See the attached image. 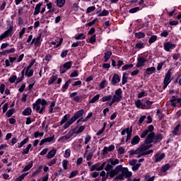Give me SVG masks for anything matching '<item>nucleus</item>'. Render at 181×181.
<instances>
[{
  "label": "nucleus",
  "mask_w": 181,
  "mask_h": 181,
  "mask_svg": "<svg viewBox=\"0 0 181 181\" xmlns=\"http://www.w3.org/2000/svg\"><path fill=\"white\" fill-rule=\"evenodd\" d=\"M153 129H155V127L153 125L151 124L146 129L142 131L140 134V137L141 139L146 138L144 141L148 148H151L152 144H153V142H160V141L163 139V136H162L161 134L155 135Z\"/></svg>",
  "instance_id": "obj_1"
},
{
  "label": "nucleus",
  "mask_w": 181,
  "mask_h": 181,
  "mask_svg": "<svg viewBox=\"0 0 181 181\" xmlns=\"http://www.w3.org/2000/svg\"><path fill=\"white\" fill-rule=\"evenodd\" d=\"M110 177L117 176L116 179L119 180H124L125 177H131L132 172L129 171L127 168H122V165H117L114 170L110 173Z\"/></svg>",
  "instance_id": "obj_2"
},
{
  "label": "nucleus",
  "mask_w": 181,
  "mask_h": 181,
  "mask_svg": "<svg viewBox=\"0 0 181 181\" xmlns=\"http://www.w3.org/2000/svg\"><path fill=\"white\" fill-rule=\"evenodd\" d=\"M148 149H149V146H148V144L144 141L140 147L136 150L133 149L129 151V153L131 156H136V158H141V156H144V155H149V153H152V152H153V150L148 151Z\"/></svg>",
  "instance_id": "obj_3"
},
{
  "label": "nucleus",
  "mask_w": 181,
  "mask_h": 181,
  "mask_svg": "<svg viewBox=\"0 0 181 181\" xmlns=\"http://www.w3.org/2000/svg\"><path fill=\"white\" fill-rule=\"evenodd\" d=\"M45 105H47V101L45 99H40L36 100V103L33 104V110H36L39 114H43L45 112V110H46V107Z\"/></svg>",
  "instance_id": "obj_4"
},
{
  "label": "nucleus",
  "mask_w": 181,
  "mask_h": 181,
  "mask_svg": "<svg viewBox=\"0 0 181 181\" xmlns=\"http://www.w3.org/2000/svg\"><path fill=\"white\" fill-rule=\"evenodd\" d=\"M74 135V129H71L68 131V132L62 136L59 139L58 142H61L62 144H66V142H70L73 139V136Z\"/></svg>",
  "instance_id": "obj_5"
},
{
  "label": "nucleus",
  "mask_w": 181,
  "mask_h": 181,
  "mask_svg": "<svg viewBox=\"0 0 181 181\" xmlns=\"http://www.w3.org/2000/svg\"><path fill=\"white\" fill-rule=\"evenodd\" d=\"M122 99V90L119 88L115 90V95L112 96V100L109 103L110 107L112 105V104H115V103H119Z\"/></svg>",
  "instance_id": "obj_6"
},
{
  "label": "nucleus",
  "mask_w": 181,
  "mask_h": 181,
  "mask_svg": "<svg viewBox=\"0 0 181 181\" xmlns=\"http://www.w3.org/2000/svg\"><path fill=\"white\" fill-rule=\"evenodd\" d=\"M42 42H43V38H42V34H40L37 37L33 38L31 45H34L35 47H39Z\"/></svg>",
  "instance_id": "obj_7"
},
{
  "label": "nucleus",
  "mask_w": 181,
  "mask_h": 181,
  "mask_svg": "<svg viewBox=\"0 0 181 181\" xmlns=\"http://www.w3.org/2000/svg\"><path fill=\"white\" fill-rule=\"evenodd\" d=\"M125 134H127V135L126 142H128V141L131 139V136H132V127H131L130 128L127 127L126 129H124L121 132V135H125Z\"/></svg>",
  "instance_id": "obj_8"
},
{
  "label": "nucleus",
  "mask_w": 181,
  "mask_h": 181,
  "mask_svg": "<svg viewBox=\"0 0 181 181\" xmlns=\"http://www.w3.org/2000/svg\"><path fill=\"white\" fill-rule=\"evenodd\" d=\"M172 77V72L168 71L165 76L164 81H163V88H166L169 84H170V78Z\"/></svg>",
  "instance_id": "obj_9"
},
{
  "label": "nucleus",
  "mask_w": 181,
  "mask_h": 181,
  "mask_svg": "<svg viewBox=\"0 0 181 181\" xmlns=\"http://www.w3.org/2000/svg\"><path fill=\"white\" fill-rule=\"evenodd\" d=\"M12 32H13V27L10 26L9 29L0 35V40H4V39H5V37H8V36H12Z\"/></svg>",
  "instance_id": "obj_10"
},
{
  "label": "nucleus",
  "mask_w": 181,
  "mask_h": 181,
  "mask_svg": "<svg viewBox=\"0 0 181 181\" xmlns=\"http://www.w3.org/2000/svg\"><path fill=\"white\" fill-rule=\"evenodd\" d=\"M71 66H73V62H68L65 63L62 67L60 69V73L61 74H64L66 71H67L69 69H71Z\"/></svg>",
  "instance_id": "obj_11"
},
{
  "label": "nucleus",
  "mask_w": 181,
  "mask_h": 181,
  "mask_svg": "<svg viewBox=\"0 0 181 181\" xmlns=\"http://www.w3.org/2000/svg\"><path fill=\"white\" fill-rule=\"evenodd\" d=\"M148 62V59L145 57H140L137 59V63L136 67H144L145 66V62Z\"/></svg>",
  "instance_id": "obj_12"
},
{
  "label": "nucleus",
  "mask_w": 181,
  "mask_h": 181,
  "mask_svg": "<svg viewBox=\"0 0 181 181\" xmlns=\"http://www.w3.org/2000/svg\"><path fill=\"white\" fill-rule=\"evenodd\" d=\"M105 166V162L103 163L101 165L100 164H95L90 168V172H94V170H103L104 169V167Z\"/></svg>",
  "instance_id": "obj_13"
},
{
  "label": "nucleus",
  "mask_w": 181,
  "mask_h": 181,
  "mask_svg": "<svg viewBox=\"0 0 181 181\" xmlns=\"http://www.w3.org/2000/svg\"><path fill=\"white\" fill-rule=\"evenodd\" d=\"M84 115V110L81 109L76 112L74 115L71 117L74 122L78 119V118H81Z\"/></svg>",
  "instance_id": "obj_14"
},
{
  "label": "nucleus",
  "mask_w": 181,
  "mask_h": 181,
  "mask_svg": "<svg viewBox=\"0 0 181 181\" xmlns=\"http://www.w3.org/2000/svg\"><path fill=\"white\" fill-rule=\"evenodd\" d=\"M172 107H177V104H179L180 107H181V98H176L175 96L170 100Z\"/></svg>",
  "instance_id": "obj_15"
},
{
  "label": "nucleus",
  "mask_w": 181,
  "mask_h": 181,
  "mask_svg": "<svg viewBox=\"0 0 181 181\" xmlns=\"http://www.w3.org/2000/svg\"><path fill=\"white\" fill-rule=\"evenodd\" d=\"M119 81H121V78H119L118 74H115L111 80V84H112V86H115V84H118Z\"/></svg>",
  "instance_id": "obj_16"
},
{
  "label": "nucleus",
  "mask_w": 181,
  "mask_h": 181,
  "mask_svg": "<svg viewBox=\"0 0 181 181\" xmlns=\"http://www.w3.org/2000/svg\"><path fill=\"white\" fill-rule=\"evenodd\" d=\"M176 45L175 44H172L170 42H165L164 44V49L166 52H170L173 49H175Z\"/></svg>",
  "instance_id": "obj_17"
},
{
  "label": "nucleus",
  "mask_w": 181,
  "mask_h": 181,
  "mask_svg": "<svg viewBox=\"0 0 181 181\" xmlns=\"http://www.w3.org/2000/svg\"><path fill=\"white\" fill-rule=\"evenodd\" d=\"M95 152V148L92 147V148L87 153L86 156V160H91L93 156H94V153Z\"/></svg>",
  "instance_id": "obj_18"
},
{
  "label": "nucleus",
  "mask_w": 181,
  "mask_h": 181,
  "mask_svg": "<svg viewBox=\"0 0 181 181\" xmlns=\"http://www.w3.org/2000/svg\"><path fill=\"white\" fill-rule=\"evenodd\" d=\"M25 74V76H27V77H32V76H33V70L32 69V64L28 66Z\"/></svg>",
  "instance_id": "obj_19"
},
{
  "label": "nucleus",
  "mask_w": 181,
  "mask_h": 181,
  "mask_svg": "<svg viewBox=\"0 0 181 181\" xmlns=\"http://www.w3.org/2000/svg\"><path fill=\"white\" fill-rule=\"evenodd\" d=\"M153 104V102L149 101V100H146V103H144V105H142V110H149L152 105Z\"/></svg>",
  "instance_id": "obj_20"
},
{
  "label": "nucleus",
  "mask_w": 181,
  "mask_h": 181,
  "mask_svg": "<svg viewBox=\"0 0 181 181\" xmlns=\"http://www.w3.org/2000/svg\"><path fill=\"white\" fill-rule=\"evenodd\" d=\"M90 117H93V113L92 112L88 113V115L86 116V118L82 117V118L78 119L77 124H80V122H86L88 121V119H90Z\"/></svg>",
  "instance_id": "obj_21"
},
{
  "label": "nucleus",
  "mask_w": 181,
  "mask_h": 181,
  "mask_svg": "<svg viewBox=\"0 0 181 181\" xmlns=\"http://www.w3.org/2000/svg\"><path fill=\"white\" fill-rule=\"evenodd\" d=\"M165 158V153H157L155 156V162H160Z\"/></svg>",
  "instance_id": "obj_22"
},
{
  "label": "nucleus",
  "mask_w": 181,
  "mask_h": 181,
  "mask_svg": "<svg viewBox=\"0 0 181 181\" xmlns=\"http://www.w3.org/2000/svg\"><path fill=\"white\" fill-rule=\"evenodd\" d=\"M127 152V148L123 146H119L117 148V153L119 155H124Z\"/></svg>",
  "instance_id": "obj_23"
},
{
  "label": "nucleus",
  "mask_w": 181,
  "mask_h": 181,
  "mask_svg": "<svg viewBox=\"0 0 181 181\" xmlns=\"http://www.w3.org/2000/svg\"><path fill=\"white\" fill-rule=\"evenodd\" d=\"M169 169H170V165L169 163H167V164H165V165H163V166L161 167L160 170H161V172H162L163 173H166V172H168V170H169Z\"/></svg>",
  "instance_id": "obj_24"
},
{
  "label": "nucleus",
  "mask_w": 181,
  "mask_h": 181,
  "mask_svg": "<svg viewBox=\"0 0 181 181\" xmlns=\"http://www.w3.org/2000/svg\"><path fill=\"white\" fill-rule=\"evenodd\" d=\"M140 141H141V139L139 138V136H135L132 139V140L131 141V144H132V145H136V144H139Z\"/></svg>",
  "instance_id": "obj_25"
},
{
  "label": "nucleus",
  "mask_w": 181,
  "mask_h": 181,
  "mask_svg": "<svg viewBox=\"0 0 181 181\" xmlns=\"http://www.w3.org/2000/svg\"><path fill=\"white\" fill-rule=\"evenodd\" d=\"M54 155H56V149L51 150L47 155V159H52V158H54Z\"/></svg>",
  "instance_id": "obj_26"
},
{
  "label": "nucleus",
  "mask_w": 181,
  "mask_h": 181,
  "mask_svg": "<svg viewBox=\"0 0 181 181\" xmlns=\"http://www.w3.org/2000/svg\"><path fill=\"white\" fill-rule=\"evenodd\" d=\"M40 6H42V4H38L36 5L35 8V11L33 13V15L35 16H36V15H39V13H40Z\"/></svg>",
  "instance_id": "obj_27"
},
{
  "label": "nucleus",
  "mask_w": 181,
  "mask_h": 181,
  "mask_svg": "<svg viewBox=\"0 0 181 181\" xmlns=\"http://www.w3.org/2000/svg\"><path fill=\"white\" fill-rule=\"evenodd\" d=\"M111 100H112V95H108L103 96L101 98V102L102 103H105L107 101H111Z\"/></svg>",
  "instance_id": "obj_28"
},
{
  "label": "nucleus",
  "mask_w": 181,
  "mask_h": 181,
  "mask_svg": "<svg viewBox=\"0 0 181 181\" xmlns=\"http://www.w3.org/2000/svg\"><path fill=\"white\" fill-rule=\"evenodd\" d=\"M112 54V52H111L110 51H107L106 53H105L104 62L105 63H107V62H108V60H110V57H111Z\"/></svg>",
  "instance_id": "obj_29"
},
{
  "label": "nucleus",
  "mask_w": 181,
  "mask_h": 181,
  "mask_svg": "<svg viewBox=\"0 0 181 181\" xmlns=\"http://www.w3.org/2000/svg\"><path fill=\"white\" fill-rule=\"evenodd\" d=\"M56 4L58 8H63L64 4H66V0H56Z\"/></svg>",
  "instance_id": "obj_30"
},
{
  "label": "nucleus",
  "mask_w": 181,
  "mask_h": 181,
  "mask_svg": "<svg viewBox=\"0 0 181 181\" xmlns=\"http://www.w3.org/2000/svg\"><path fill=\"white\" fill-rule=\"evenodd\" d=\"M74 122V120L72 119V118H71L69 120L66 121L64 125V129H67V128H69V127H70L71 125V124H73Z\"/></svg>",
  "instance_id": "obj_31"
},
{
  "label": "nucleus",
  "mask_w": 181,
  "mask_h": 181,
  "mask_svg": "<svg viewBox=\"0 0 181 181\" xmlns=\"http://www.w3.org/2000/svg\"><path fill=\"white\" fill-rule=\"evenodd\" d=\"M100 100V94L95 95L90 100H89V104H94V103H97Z\"/></svg>",
  "instance_id": "obj_32"
},
{
  "label": "nucleus",
  "mask_w": 181,
  "mask_h": 181,
  "mask_svg": "<svg viewBox=\"0 0 181 181\" xmlns=\"http://www.w3.org/2000/svg\"><path fill=\"white\" fill-rule=\"evenodd\" d=\"M57 80V76H52L49 78V79L48 80V86H52V84L56 81Z\"/></svg>",
  "instance_id": "obj_33"
},
{
  "label": "nucleus",
  "mask_w": 181,
  "mask_h": 181,
  "mask_svg": "<svg viewBox=\"0 0 181 181\" xmlns=\"http://www.w3.org/2000/svg\"><path fill=\"white\" fill-rule=\"evenodd\" d=\"M134 36L137 39H144V37H145V33L142 32L136 33Z\"/></svg>",
  "instance_id": "obj_34"
},
{
  "label": "nucleus",
  "mask_w": 181,
  "mask_h": 181,
  "mask_svg": "<svg viewBox=\"0 0 181 181\" xmlns=\"http://www.w3.org/2000/svg\"><path fill=\"white\" fill-rule=\"evenodd\" d=\"M70 83H71V81L68 80L65 83V84L62 86V91H63V93H64V91H66V90H67L69 88V86H70Z\"/></svg>",
  "instance_id": "obj_35"
},
{
  "label": "nucleus",
  "mask_w": 181,
  "mask_h": 181,
  "mask_svg": "<svg viewBox=\"0 0 181 181\" xmlns=\"http://www.w3.org/2000/svg\"><path fill=\"white\" fill-rule=\"evenodd\" d=\"M32 114V109L28 107L23 111V115H30Z\"/></svg>",
  "instance_id": "obj_36"
},
{
  "label": "nucleus",
  "mask_w": 181,
  "mask_h": 181,
  "mask_svg": "<svg viewBox=\"0 0 181 181\" xmlns=\"http://www.w3.org/2000/svg\"><path fill=\"white\" fill-rule=\"evenodd\" d=\"M30 149H32V144H28L27 147L23 150V155H28Z\"/></svg>",
  "instance_id": "obj_37"
},
{
  "label": "nucleus",
  "mask_w": 181,
  "mask_h": 181,
  "mask_svg": "<svg viewBox=\"0 0 181 181\" xmlns=\"http://www.w3.org/2000/svg\"><path fill=\"white\" fill-rule=\"evenodd\" d=\"M69 165V160H62V168L64 170H67L69 168L67 167Z\"/></svg>",
  "instance_id": "obj_38"
},
{
  "label": "nucleus",
  "mask_w": 181,
  "mask_h": 181,
  "mask_svg": "<svg viewBox=\"0 0 181 181\" xmlns=\"http://www.w3.org/2000/svg\"><path fill=\"white\" fill-rule=\"evenodd\" d=\"M33 166V162H30L28 165H27L24 168H23V172H28V170H30L32 169V167Z\"/></svg>",
  "instance_id": "obj_39"
},
{
  "label": "nucleus",
  "mask_w": 181,
  "mask_h": 181,
  "mask_svg": "<svg viewBox=\"0 0 181 181\" xmlns=\"http://www.w3.org/2000/svg\"><path fill=\"white\" fill-rule=\"evenodd\" d=\"M135 105L137 108H141L142 110V105H144V103L141 101V100H135Z\"/></svg>",
  "instance_id": "obj_40"
},
{
  "label": "nucleus",
  "mask_w": 181,
  "mask_h": 181,
  "mask_svg": "<svg viewBox=\"0 0 181 181\" xmlns=\"http://www.w3.org/2000/svg\"><path fill=\"white\" fill-rule=\"evenodd\" d=\"M127 81H128V77L127 76V74L124 73L122 79V86H124V84H127Z\"/></svg>",
  "instance_id": "obj_41"
},
{
  "label": "nucleus",
  "mask_w": 181,
  "mask_h": 181,
  "mask_svg": "<svg viewBox=\"0 0 181 181\" xmlns=\"http://www.w3.org/2000/svg\"><path fill=\"white\" fill-rule=\"evenodd\" d=\"M153 73H155V67H150L146 69V74H153Z\"/></svg>",
  "instance_id": "obj_42"
},
{
  "label": "nucleus",
  "mask_w": 181,
  "mask_h": 181,
  "mask_svg": "<svg viewBox=\"0 0 181 181\" xmlns=\"http://www.w3.org/2000/svg\"><path fill=\"white\" fill-rule=\"evenodd\" d=\"M13 112H15V110L14 109H10L7 111V112L6 113V117H8V118L12 117V115H13Z\"/></svg>",
  "instance_id": "obj_43"
},
{
  "label": "nucleus",
  "mask_w": 181,
  "mask_h": 181,
  "mask_svg": "<svg viewBox=\"0 0 181 181\" xmlns=\"http://www.w3.org/2000/svg\"><path fill=\"white\" fill-rule=\"evenodd\" d=\"M25 32H26V28H23L22 30L19 32L18 39H23V35H25Z\"/></svg>",
  "instance_id": "obj_44"
},
{
  "label": "nucleus",
  "mask_w": 181,
  "mask_h": 181,
  "mask_svg": "<svg viewBox=\"0 0 181 181\" xmlns=\"http://www.w3.org/2000/svg\"><path fill=\"white\" fill-rule=\"evenodd\" d=\"M91 149H93V148H91V145L90 144H87L86 146H85V153H84V156H86V155H87V153H88V152H90V151Z\"/></svg>",
  "instance_id": "obj_45"
},
{
  "label": "nucleus",
  "mask_w": 181,
  "mask_h": 181,
  "mask_svg": "<svg viewBox=\"0 0 181 181\" xmlns=\"http://www.w3.org/2000/svg\"><path fill=\"white\" fill-rule=\"evenodd\" d=\"M95 22H98V18H95L93 21H90V22H89V23H86V27H87V26L91 27V26H93V25H95Z\"/></svg>",
  "instance_id": "obj_46"
},
{
  "label": "nucleus",
  "mask_w": 181,
  "mask_h": 181,
  "mask_svg": "<svg viewBox=\"0 0 181 181\" xmlns=\"http://www.w3.org/2000/svg\"><path fill=\"white\" fill-rule=\"evenodd\" d=\"M57 162V158H53L47 163L48 166H53V165H56Z\"/></svg>",
  "instance_id": "obj_47"
},
{
  "label": "nucleus",
  "mask_w": 181,
  "mask_h": 181,
  "mask_svg": "<svg viewBox=\"0 0 181 181\" xmlns=\"http://www.w3.org/2000/svg\"><path fill=\"white\" fill-rule=\"evenodd\" d=\"M156 39H158V37L156 35H152L148 40V43H154V42H156Z\"/></svg>",
  "instance_id": "obj_48"
},
{
  "label": "nucleus",
  "mask_w": 181,
  "mask_h": 181,
  "mask_svg": "<svg viewBox=\"0 0 181 181\" xmlns=\"http://www.w3.org/2000/svg\"><path fill=\"white\" fill-rule=\"evenodd\" d=\"M136 49H144L145 47V45L143 42H138L135 45Z\"/></svg>",
  "instance_id": "obj_49"
},
{
  "label": "nucleus",
  "mask_w": 181,
  "mask_h": 181,
  "mask_svg": "<svg viewBox=\"0 0 181 181\" xmlns=\"http://www.w3.org/2000/svg\"><path fill=\"white\" fill-rule=\"evenodd\" d=\"M112 163L110 162V160H109L107 161V166L105 167V170L108 172V170H110V169H111V168H112Z\"/></svg>",
  "instance_id": "obj_50"
},
{
  "label": "nucleus",
  "mask_w": 181,
  "mask_h": 181,
  "mask_svg": "<svg viewBox=\"0 0 181 181\" xmlns=\"http://www.w3.org/2000/svg\"><path fill=\"white\" fill-rule=\"evenodd\" d=\"M141 8L140 7H134L132 9L129 10V13H135L136 12H138L139 11H141Z\"/></svg>",
  "instance_id": "obj_51"
},
{
  "label": "nucleus",
  "mask_w": 181,
  "mask_h": 181,
  "mask_svg": "<svg viewBox=\"0 0 181 181\" xmlns=\"http://www.w3.org/2000/svg\"><path fill=\"white\" fill-rule=\"evenodd\" d=\"M70 153H71V151L70 150V148L66 149L64 154V158H70Z\"/></svg>",
  "instance_id": "obj_52"
},
{
  "label": "nucleus",
  "mask_w": 181,
  "mask_h": 181,
  "mask_svg": "<svg viewBox=\"0 0 181 181\" xmlns=\"http://www.w3.org/2000/svg\"><path fill=\"white\" fill-rule=\"evenodd\" d=\"M106 86H107V81L104 80L102 82H100V88L101 90H103V88H105Z\"/></svg>",
  "instance_id": "obj_53"
},
{
  "label": "nucleus",
  "mask_w": 181,
  "mask_h": 181,
  "mask_svg": "<svg viewBox=\"0 0 181 181\" xmlns=\"http://www.w3.org/2000/svg\"><path fill=\"white\" fill-rule=\"evenodd\" d=\"M76 40H81L83 39H86V35H84V34L81 33L78 34L76 37Z\"/></svg>",
  "instance_id": "obj_54"
},
{
  "label": "nucleus",
  "mask_w": 181,
  "mask_h": 181,
  "mask_svg": "<svg viewBox=\"0 0 181 181\" xmlns=\"http://www.w3.org/2000/svg\"><path fill=\"white\" fill-rule=\"evenodd\" d=\"M84 129H86V127L85 126H81V127H79V128L76 132V134H81V132H83V131H84Z\"/></svg>",
  "instance_id": "obj_55"
},
{
  "label": "nucleus",
  "mask_w": 181,
  "mask_h": 181,
  "mask_svg": "<svg viewBox=\"0 0 181 181\" xmlns=\"http://www.w3.org/2000/svg\"><path fill=\"white\" fill-rule=\"evenodd\" d=\"M146 95H148V94L146 93V92L145 91H142V92H140L137 97L138 98H142V97H146Z\"/></svg>",
  "instance_id": "obj_56"
},
{
  "label": "nucleus",
  "mask_w": 181,
  "mask_h": 181,
  "mask_svg": "<svg viewBox=\"0 0 181 181\" xmlns=\"http://www.w3.org/2000/svg\"><path fill=\"white\" fill-rule=\"evenodd\" d=\"M90 141H91V136H86L84 141L85 145H88V142H90Z\"/></svg>",
  "instance_id": "obj_57"
},
{
  "label": "nucleus",
  "mask_w": 181,
  "mask_h": 181,
  "mask_svg": "<svg viewBox=\"0 0 181 181\" xmlns=\"http://www.w3.org/2000/svg\"><path fill=\"white\" fill-rule=\"evenodd\" d=\"M109 160H110L113 166H115V165H118V163H119V160L118 159H110Z\"/></svg>",
  "instance_id": "obj_58"
},
{
  "label": "nucleus",
  "mask_w": 181,
  "mask_h": 181,
  "mask_svg": "<svg viewBox=\"0 0 181 181\" xmlns=\"http://www.w3.org/2000/svg\"><path fill=\"white\" fill-rule=\"evenodd\" d=\"M25 176H28V173L22 174L21 175H20V176L16 179V180H17V181H22V180H23V179H25Z\"/></svg>",
  "instance_id": "obj_59"
},
{
  "label": "nucleus",
  "mask_w": 181,
  "mask_h": 181,
  "mask_svg": "<svg viewBox=\"0 0 181 181\" xmlns=\"http://www.w3.org/2000/svg\"><path fill=\"white\" fill-rule=\"evenodd\" d=\"M108 11L103 10V11L99 13V16H107L108 15Z\"/></svg>",
  "instance_id": "obj_60"
},
{
  "label": "nucleus",
  "mask_w": 181,
  "mask_h": 181,
  "mask_svg": "<svg viewBox=\"0 0 181 181\" xmlns=\"http://www.w3.org/2000/svg\"><path fill=\"white\" fill-rule=\"evenodd\" d=\"M47 8L49 9V12H54V8H52L53 7L52 4V2H49V3L47 4Z\"/></svg>",
  "instance_id": "obj_61"
},
{
  "label": "nucleus",
  "mask_w": 181,
  "mask_h": 181,
  "mask_svg": "<svg viewBox=\"0 0 181 181\" xmlns=\"http://www.w3.org/2000/svg\"><path fill=\"white\" fill-rule=\"evenodd\" d=\"M66 122H67V115H65L60 122V125H63V124L66 123Z\"/></svg>",
  "instance_id": "obj_62"
},
{
  "label": "nucleus",
  "mask_w": 181,
  "mask_h": 181,
  "mask_svg": "<svg viewBox=\"0 0 181 181\" xmlns=\"http://www.w3.org/2000/svg\"><path fill=\"white\" fill-rule=\"evenodd\" d=\"M16 78H17V76L16 75H13L9 78L8 81H10V83H15V81H16Z\"/></svg>",
  "instance_id": "obj_63"
},
{
  "label": "nucleus",
  "mask_w": 181,
  "mask_h": 181,
  "mask_svg": "<svg viewBox=\"0 0 181 181\" xmlns=\"http://www.w3.org/2000/svg\"><path fill=\"white\" fill-rule=\"evenodd\" d=\"M17 142H18V138L13 137V138H12V139H11V143L10 144V145H11V146H13L14 144H16Z\"/></svg>",
  "instance_id": "obj_64"
}]
</instances>
